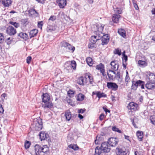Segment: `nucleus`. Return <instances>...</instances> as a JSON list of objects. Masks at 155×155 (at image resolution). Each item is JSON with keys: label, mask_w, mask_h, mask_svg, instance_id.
<instances>
[{"label": "nucleus", "mask_w": 155, "mask_h": 155, "mask_svg": "<svg viewBox=\"0 0 155 155\" xmlns=\"http://www.w3.org/2000/svg\"><path fill=\"white\" fill-rule=\"evenodd\" d=\"M4 111V109L2 107V105H0V113H3Z\"/></svg>", "instance_id": "0e129e2a"}, {"label": "nucleus", "mask_w": 155, "mask_h": 155, "mask_svg": "<svg viewBox=\"0 0 155 155\" xmlns=\"http://www.w3.org/2000/svg\"><path fill=\"white\" fill-rule=\"evenodd\" d=\"M93 94L96 95L97 97L99 98L101 97H107V95L103 92H101L100 91H97L95 93L94 92H93Z\"/></svg>", "instance_id": "412c9836"}, {"label": "nucleus", "mask_w": 155, "mask_h": 155, "mask_svg": "<svg viewBox=\"0 0 155 155\" xmlns=\"http://www.w3.org/2000/svg\"><path fill=\"white\" fill-rule=\"evenodd\" d=\"M109 41V37L108 35H103L101 38L102 45H104L107 44Z\"/></svg>", "instance_id": "4468645a"}, {"label": "nucleus", "mask_w": 155, "mask_h": 155, "mask_svg": "<svg viewBox=\"0 0 155 155\" xmlns=\"http://www.w3.org/2000/svg\"><path fill=\"white\" fill-rule=\"evenodd\" d=\"M56 18V17L55 16L52 15L50 17L49 20L53 21L55 20Z\"/></svg>", "instance_id": "864d4df0"}, {"label": "nucleus", "mask_w": 155, "mask_h": 155, "mask_svg": "<svg viewBox=\"0 0 155 155\" xmlns=\"http://www.w3.org/2000/svg\"><path fill=\"white\" fill-rule=\"evenodd\" d=\"M103 140L102 136H96L94 142L96 144H98L102 142Z\"/></svg>", "instance_id": "bb28decb"}, {"label": "nucleus", "mask_w": 155, "mask_h": 155, "mask_svg": "<svg viewBox=\"0 0 155 155\" xmlns=\"http://www.w3.org/2000/svg\"><path fill=\"white\" fill-rule=\"evenodd\" d=\"M43 25V22L42 21H41L38 22V26L39 28H40L41 29L42 28V26Z\"/></svg>", "instance_id": "bf43d9fd"}, {"label": "nucleus", "mask_w": 155, "mask_h": 155, "mask_svg": "<svg viewBox=\"0 0 155 155\" xmlns=\"http://www.w3.org/2000/svg\"><path fill=\"white\" fill-rule=\"evenodd\" d=\"M87 82V78L85 77L81 76L78 78V83L80 85H83L85 84H86Z\"/></svg>", "instance_id": "ddd939ff"}, {"label": "nucleus", "mask_w": 155, "mask_h": 155, "mask_svg": "<svg viewBox=\"0 0 155 155\" xmlns=\"http://www.w3.org/2000/svg\"><path fill=\"white\" fill-rule=\"evenodd\" d=\"M61 47H64L67 52H73L75 50V47L72 46L65 41H63L61 42Z\"/></svg>", "instance_id": "20e7f679"}, {"label": "nucleus", "mask_w": 155, "mask_h": 155, "mask_svg": "<svg viewBox=\"0 0 155 155\" xmlns=\"http://www.w3.org/2000/svg\"><path fill=\"white\" fill-rule=\"evenodd\" d=\"M107 75L110 80H113V76L111 75V74H109L108 72H107Z\"/></svg>", "instance_id": "e2e57ef3"}, {"label": "nucleus", "mask_w": 155, "mask_h": 155, "mask_svg": "<svg viewBox=\"0 0 155 155\" xmlns=\"http://www.w3.org/2000/svg\"><path fill=\"white\" fill-rule=\"evenodd\" d=\"M12 2L11 0H2V4L5 7H8L10 6Z\"/></svg>", "instance_id": "b1692460"}, {"label": "nucleus", "mask_w": 155, "mask_h": 155, "mask_svg": "<svg viewBox=\"0 0 155 155\" xmlns=\"http://www.w3.org/2000/svg\"><path fill=\"white\" fill-rule=\"evenodd\" d=\"M138 104L134 102H131L127 106L128 109L130 110L132 112H133L137 110Z\"/></svg>", "instance_id": "9b49d317"}, {"label": "nucleus", "mask_w": 155, "mask_h": 155, "mask_svg": "<svg viewBox=\"0 0 155 155\" xmlns=\"http://www.w3.org/2000/svg\"><path fill=\"white\" fill-rule=\"evenodd\" d=\"M136 134V136H142L143 135V132L141 131H137Z\"/></svg>", "instance_id": "8fccbe9b"}, {"label": "nucleus", "mask_w": 155, "mask_h": 155, "mask_svg": "<svg viewBox=\"0 0 155 155\" xmlns=\"http://www.w3.org/2000/svg\"><path fill=\"white\" fill-rule=\"evenodd\" d=\"M68 93L70 97H72L74 95V91L70 90L68 91Z\"/></svg>", "instance_id": "79ce46f5"}, {"label": "nucleus", "mask_w": 155, "mask_h": 155, "mask_svg": "<svg viewBox=\"0 0 155 155\" xmlns=\"http://www.w3.org/2000/svg\"><path fill=\"white\" fill-rule=\"evenodd\" d=\"M31 59V56H28L27 57L26 59V62L27 63L29 64L30 63V61Z\"/></svg>", "instance_id": "6e6d98bb"}, {"label": "nucleus", "mask_w": 155, "mask_h": 155, "mask_svg": "<svg viewBox=\"0 0 155 155\" xmlns=\"http://www.w3.org/2000/svg\"><path fill=\"white\" fill-rule=\"evenodd\" d=\"M99 40H100V37H98V36H95V35L92 36L91 38V42L93 45L95 44L96 41Z\"/></svg>", "instance_id": "a878e982"}, {"label": "nucleus", "mask_w": 155, "mask_h": 155, "mask_svg": "<svg viewBox=\"0 0 155 155\" xmlns=\"http://www.w3.org/2000/svg\"><path fill=\"white\" fill-rule=\"evenodd\" d=\"M104 114H101L99 117V119L100 120L102 121L103 120L104 118Z\"/></svg>", "instance_id": "052dcab7"}, {"label": "nucleus", "mask_w": 155, "mask_h": 155, "mask_svg": "<svg viewBox=\"0 0 155 155\" xmlns=\"http://www.w3.org/2000/svg\"><path fill=\"white\" fill-rule=\"evenodd\" d=\"M123 57L122 58L123 60V66L125 69L126 68V66L127 65V57L126 55L123 54Z\"/></svg>", "instance_id": "4be33fe9"}, {"label": "nucleus", "mask_w": 155, "mask_h": 155, "mask_svg": "<svg viewBox=\"0 0 155 155\" xmlns=\"http://www.w3.org/2000/svg\"><path fill=\"white\" fill-rule=\"evenodd\" d=\"M43 123L42 120L40 117L35 118L31 127L34 130H39L43 127Z\"/></svg>", "instance_id": "7ed1b4c3"}, {"label": "nucleus", "mask_w": 155, "mask_h": 155, "mask_svg": "<svg viewBox=\"0 0 155 155\" xmlns=\"http://www.w3.org/2000/svg\"><path fill=\"white\" fill-rule=\"evenodd\" d=\"M68 147L71 148L74 150H77L79 149V147L75 144H70L68 146Z\"/></svg>", "instance_id": "c9c22d12"}, {"label": "nucleus", "mask_w": 155, "mask_h": 155, "mask_svg": "<svg viewBox=\"0 0 155 155\" xmlns=\"http://www.w3.org/2000/svg\"><path fill=\"white\" fill-rule=\"evenodd\" d=\"M28 12L29 16L37 17L38 15V13L34 9H29L28 10Z\"/></svg>", "instance_id": "a211bd4d"}, {"label": "nucleus", "mask_w": 155, "mask_h": 155, "mask_svg": "<svg viewBox=\"0 0 155 155\" xmlns=\"http://www.w3.org/2000/svg\"><path fill=\"white\" fill-rule=\"evenodd\" d=\"M132 85L131 86V89L134 91H135L137 90V80L135 81L133 79L131 81Z\"/></svg>", "instance_id": "aec40b11"}, {"label": "nucleus", "mask_w": 155, "mask_h": 155, "mask_svg": "<svg viewBox=\"0 0 155 155\" xmlns=\"http://www.w3.org/2000/svg\"><path fill=\"white\" fill-rule=\"evenodd\" d=\"M114 53L115 54H117L119 55H120L121 54V51L119 49H116L115 51H114Z\"/></svg>", "instance_id": "c03bdc74"}, {"label": "nucleus", "mask_w": 155, "mask_h": 155, "mask_svg": "<svg viewBox=\"0 0 155 155\" xmlns=\"http://www.w3.org/2000/svg\"><path fill=\"white\" fill-rule=\"evenodd\" d=\"M38 3L42 4L44 3L45 2V0H36Z\"/></svg>", "instance_id": "69168bd1"}, {"label": "nucleus", "mask_w": 155, "mask_h": 155, "mask_svg": "<svg viewBox=\"0 0 155 155\" xmlns=\"http://www.w3.org/2000/svg\"><path fill=\"white\" fill-rule=\"evenodd\" d=\"M118 32L123 37H125L126 36L125 31L123 29H119Z\"/></svg>", "instance_id": "72a5a7b5"}, {"label": "nucleus", "mask_w": 155, "mask_h": 155, "mask_svg": "<svg viewBox=\"0 0 155 155\" xmlns=\"http://www.w3.org/2000/svg\"><path fill=\"white\" fill-rule=\"evenodd\" d=\"M134 5V8H135V9H136L138 10L139 9L138 6L137 4L134 5Z\"/></svg>", "instance_id": "774afa93"}, {"label": "nucleus", "mask_w": 155, "mask_h": 155, "mask_svg": "<svg viewBox=\"0 0 155 155\" xmlns=\"http://www.w3.org/2000/svg\"><path fill=\"white\" fill-rule=\"evenodd\" d=\"M9 24L13 25L16 28H18L20 26V24L15 22L10 21Z\"/></svg>", "instance_id": "58836bf2"}, {"label": "nucleus", "mask_w": 155, "mask_h": 155, "mask_svg": "<svg viewBox=\"0 0 155 155\" xmlns=\"http://www.w3.org/2000/svg\"><path fill=\"white\" fill-rule=\"evenodd\" d=\"M76 63L75 61L73 60L71 61V65L73 69H76Z\"/></svg>", "instance_id": "a19ab883"}, {"label": "nucleus", "mask_w": 155, "mask_h": 155, "mask_svg": "<svg viewBox=\"0 0 155 155\" xmlns=\"http://www.w3.org/2000/svg\"><path fill=\"white\" fill-rule=\"evenodd\" d=\"M86 61L87 64L89 66H92L93 64L92 59L90 57H87L86 59Z\"/></svg>", "instance_id": "2f4dec72"}, {"label": "nucleus", "mask_w": 155, "mask_h": 155, "mask_svg": "<svg viewBox=\"0 0 155 155\" xmlns=\"http://www.w3.org/2000/svg\"><path fill=\"white\" fill-rule=\"evenodd\" d=\"M137 86H140L141 89L144 88L145 82L140 80H137Z\"/></svg>", "instance_id": "cd10ccee"}, {"label": "nucleus", "mask_w": 155, "mask_h": 155, "mask_svg": "<svg viewBox=\"0 0 155 155\" xmlns=\"http://www.w3.org/2000/svg\"><path fill=\"white\" fill-rule=\"evenodd\" d=\"M137 120V119L136 118H134L132 120V124L135 127H137V126L136 124V123Z\"/></svg>", "instance_id": "a18cd8bd"}, {"label": "nucleus", "mask_w": 155, "mask_h": 155, "mask_svg": "<svg viewBox=\"0 0 155 155\" xmlns=\"http://www.w3.org/2000/svg\"><path fill=\"white\" fill-rule=\"evenodd\" d=\"M41 97L42 102L44 103L42 105V107L44 108H51L53 107V104L51 100L50 96L48 94L43 93Z\"/></svg>", "instance_id": "f03ea898"}, {"label": "nucleus", "mask_w": 155, "mask_h": 155, "mask_svg": "<svg viewBox=\"0 0 155 155\" xmlns=\"http://www.w3.org/2000/svg\"><path fill=\"white\" fill-rule=\"evenodd\" d=\"M121 17L120 15L119 14H114L112 17V21H110V25H113L114 23H117L118 22L119 19Z\"/></svg>", "instance_id": "0eeeda50"}, {"label": "nucleus", "mask_w": 155, "mask_h": 155, "mask_svg": "<svg viewBox=\"0 0 155 155\" xmlns=\"http://www.w3.org/2000/svg\"><path fill=\"white\" fill-rule=\"evenodd\" d=\"M84 98V96L83 94L81 93L78 94L76 97L77 100L79 101L83 100Z\"/></svg>", "instance_id": "7c9ffc66"}, {"label": "nucleus", "mask_w": 155, "mask_h": 155, "mask_svg": "<svg viewBox=\"0 0 155 155\" xmlns=\"http://www.w3.org/2000/svg\"><path fill=\"white\" fill-rule=\"evenodd\" d=\"M31 145V143L30 142L26 140L25 142V147L26 149H28L29 148Z\"/></svg>", "instance_id": "4c0bfd02"}, {"label": "nucleus", "mask_w": 155, "mask_h": 155, "mask_svg": "<svg viewBox=\"0 0 155 155\" xmlns=\"http://www.w3.org/2000/svg\"><path fill=\"white\" fill-rule=\"evenodd\" d=\"M86 77V78H88L89 80V82L90 84H92V82L93 81V78L91 76L90 74L89 73L85 75Z\"/></svg>", "instance_id": "e433bc0d"}, {"label": "nucleus", "mask_w": 155, "mask_h": 155, "mask_svg": "<svg viewBox=\"0 0 155 155\" xmlns=\"http://www.w3.org/2000/svg\"><path fill=\"white\" fill-rule=\"evenodd\" d=\"M116 152L118 155H126L127 154L126 150L123 146H119L117 147Z\"/></svg>", "instance_id": "423d86ee"}, {"label": "nucleus", "mask_w": 155, "mask_h": 155, "mask_svg": "<svg viewBox=\"0 0 155 155\" xmlns=\"http://www.w3.org/2000/svg\"><path fill=\"white\" fill-rule=\"evenodd\" d=\"M56 2L58 5L61 8H64L67 4L66 0H56Z\"/></svg>", "instance_id": "f8f14e48"}, {"label": "nucleus", "mask_w": 155, "mask_h": 155, "mask_svg": "<svg viewBox=\"0 0 155 155\" xmlns=\"http://www.w3.org/2000/svg\"><path fill=\"white\" fill-rule=\"evenodd\" d=\"M114 11L115 13L119 14H121L122 12L121 10L119 8H117L116 9L114 10Z\"/></svg>", "instance_id": "3c124183"}, {"label": "nucleus", "mask_w": 155, "mask_h": 155, "mask_svg": "<svg viewBox=\"0 0 155 155\" xmlns=\"http://www.w3.org/2000/svg\"><path fill=\"white\" fill-rule=\"evenodd\" d=\"M66 100L68 103L70 105H72V101L71 99L67 98L66 99Z\"/></svg>", "instance_id": "4d7b16f0"}, {"label": "nucleus", "mask_w": 155, "mask_h": 155, "mask_svg": "<svg viewBox=\"0 0 155 155\" xmlns=\"http://www.w3.org/2000/svg\"><path fill=\"white\" fill-rule=\"evenodd\" d=\"M41 147L38 145H36L35 146V150L36 155H40L42 152Z\"/></svg>", "instance_id": "dca6fc26"}, {"label": "nucleus", "mask_w": 155, "mask_h": 155, "mask_svg": "<svg viewBox=\"0 0 155 155\" xmlns=\"http://www.w3.org/2000/svg\"><path fill=\"white\" fill-rule=\"evenodd\" d=\"M18 36L25 40H26L28 38V36L26 33L23 32H20L18 34Z\"/></svg>", "instance_id": "5701e85b"}, {"label": "nucleus", "mask_w": 155, "mask_h": 155, "mask_svg": "<svg viewBox=\"0 0 155 155\" xmlns=\"http://www.w3.org/2000/svg\"><path fill=\"white\" fill-rule=\"evenodd\" d=\"M150 120L152 124L155 125V120H154L153 119V116H151L150 117Z\"/></svg>", "instance_id": "603ef678"}, {"label": "nucleus", "mask_w": 155, "mask_h": 155, "mask_svg": "<svg viewBox=\"0 0 155 155\" xmlns=\"http://www.w3.org/2000/svg\"><path fill=\"white\" fill-rule=\"evenodd\" d=\"M96 27L97 29V31L101 33V34H102V32L104 29V26L101 24L98 25H96Z\"/></svg>", "instance_id": "c756f323"}, {"label": "nucleus", "mask_w": 155, "mask_h": 155, "mask_svg": "<svg viewBox=\"0 0 155 155\" xmlns=\"http://www.w3.org/2000/svg\"><path fill=\"white\" fill-rule=\"evenodd\" d=\"M64 116L67 121L70 120L71 118V114L69 110H66L65 112Z\"/></svg>", "instance_id": "f3484780"}, {"label": "nucleus", "mask_w": 155, "mask_h": 155, "mask_svg": "<svg viewBox=\"0 0 155 155\" xmlns=\"http://www.w3.org/2000/svg\"><path fill=\"white\" fill-rule=\"evenodd\" d=\"M112 130L115 131L119 133H121V131L119 129L116 127L115 126H114L112 127Z\"/></svg>", "instance_id": "37998d69"}, {"label": "nucleus", "mask_w": 155, "mask_h": 155, "mask_svg": "<svg viewBox=\"0 0 155 155\" xmlns=\"http://www.w3.org/2000/svg\"><path fill=\"white\" fill-rule=\"evenodd\" d=\"M12 41V39L10 38H9L7 39L6 42L7 44L9 45L11 44Z\"/></svg>", "instance_id": "09e8293b"}, {"label": "nucleus", "mask_w": 155, "mask_h": 155, "mask_svg": "<svg viewBox=\"0 0 155 155\" xmlns=\"http://www.w3.org/2000/svg\"><path fill=\"white\" fill-rule=\"evenodd\" d=\"M40 139L41 141L46 140L47 141L50 139L49 136H39Z\"/></svg>", "instance_id": "ea45409f"}, {"label": "nucleus", "mask_w": 155, "mask_h": 155, "mask_svg": "<svg viewBox=\"0 0 155 155\" xmlns=\"http://www.w3.org/2000/svg\"><path fill=\"white\" fill-rule=\"evenodd\" d=\"M107 86L108 89L113 91H117L118 88V85L116 83L114 82H107Z\"/></svg>", "instance_id": "6e6552de"}, {"label": "nucleus", "mask_w": 155, "mask_h": 155, "mask_svg": "<svg viewBox=\"0 0 155 155\" xmlns=\"http://www.w3.org/2000/svg\"><path fill=\"white\" fill-rule=\"evenodd\" d=\"M130 80V78L129 76L128 75H126L125 78V81L126 82H128Z\"/></svg>", "instance_id": "680f3d73"}, {"label": "nucleus", "mask_w": 155, "mask_h": 155, "mask_svg": "<svg viewBox=\"0 0 155 155\" xmlns=\"http://www.w3.org/2000/svg\"><path fill=\"white\" fill-rule=\"evenodd\" d=\"M85 110H83V109H81L79 110L78 113H83L84 112Z\"/></svg>", "instance_id": "338daca9"}, {"label": "nucleus", "mask_w": 155, "mask_h": 155, "mask_svg": "<svg viewBox=\"0 0 155 155\" xmlns=\"http://www.w3.org/2000/svg\"><path fill=\"white\" fill-rule=\"evenodd\" d=\"M119 142L118 139L115 137H111L108 140V142L111 147H115L118 144Z\"/></svg>", "instance_id": "39448f33"}, {"label": "nucleus", "mask_w": 155, "mask_h": 155, "mask_svg": "<svg viewBox=\"0 0 155 155\" xmlns=\"http://www.w3.org/2000/svg\"><path fill=\"white\" fill-rule=\"evenodd\" d=\"M21 21L24 25H25L28 24V23L27 19H23Z\"/></svg>", "instance_id": "5fc2aeb1"}, {"label": "nucleus", "mask_w": 155, "mask_h": 155, "mask_svg": "<svg viewBox=\"0 0 155 155\" xmlns=\"http://www.w3.org/2000/svg\"><path fill=\"white\" fill-rule=\"evenodd\" d=\"M6 31L7 34L10 36L13 35L16 33V29L12 26H9L7 28Z\"/></svg>", "instance_id": "1a4fd4ad"}, {"label": "nucleus", "mask_w": 155, "mask_h": 155, "mask_svg": "<svg viewBox=\"0 0 155 155\" xmlns=\"http://www.w3.org/2000/svg\"><path fill=\"white\" fill-rule=\"evenodd\" d=\"M42 152L46 153L49 151V148L47 145H45L41 147Z\"/></svg>", "instance_id": "f704fd0d"}, {"label": "nucleus", "mask_w": 155, "mask_h": 155, "mask_svg": "<svg viewBox=\"0 0 155 155\" xmlns=\"http://www.w3.org/2000/svg\"><path fill=\"white\" fill-rule=\"evenodd\" d=\"M96 36H98V37H100V39L102 37L103 35V34H101V33H99V32H98V31H96Z\"/></svg>", "instance_id": "13d9d810"}, {"label": "nucleus", "mask_w": 155, "mask_h": 155, "mask_svg": "<svg viewBox=\"0 0 155 155\" xmlns=\"http://www.w3.org/2000/svg\"><path fill=\"white\" fill-rule=\"evenodd\" d=\"M149 80L153 82L155 81V74L153 73H151L149 76Z\"/></svg>", "instance_id": "473e14b6"}, {"label": "nucleus", "mask_w": 155, "mask_h": 155, "mask_svg": "<svg viewBox=\"0 0 155 155\" xmlns=\"http://www.w3.org/2000/svg\"><path fill=\"white\" fill-rule=\"evenodd\" d=\"M96 68L100 71L102 75L103 76H106V74H105L104 66L102 63H100L99 64L97 65Z\"/></svg>", "instance_id": "9d476101"}, {"label": "nucleus", "mask_w": 155, "mask_h": 155, "mask_svg": "<svg viewBox=\"0 0 155 155\" xmlns=\"http://www.w3.org/2000/svg\"><path fill=\"white\" fill-rule=\"evenodd\" d=\"M110 146L108 142L103 143L100 147H97L95 148L94 155H100L102 152L108 153L111 150Z\"/></svg>", "instance_id": "f257e3e1"}, {"label": "nucleus", "mask_w": 155, "mask_h": 155, "mask_svg": "<svg viewBox=\"0 0 155 155\" xmlns=\"http://www.w3.org/2000/svg\"><path fill=\"white\" fill-rule=\"evenodd\" d=\"M110 64L111 66V69L113 70L117 71L118 69L119 64L117 63L116 61H113L110 63Z\"/></svg>", "instance_id": "2eb2a0df"}, {"label": "nucleus", "mask_w": 155, "mask_h": 155, "mask_svg": "<svg viewBox=\"0 0 155 155\" xmlns=\"http://www.w3.org/2000/svg\"><path fill=\"white\" fill-rule=\"evenodd\" d=\"M148 89L151 90L155 88V83L154 82H148L145 85Z\"/></svg>", "instance_id": "6ab92c4d"}, {"label": "nucleus", "mask_w": 155, "mask_h": 155, "mask_svg": "<svg viewBox=\"0 0 155 155\" xmlns=\"http://www.w3.org/2000/svg\"><path fill=\"white\" fill-rule=\"evenodd\" d=\"M48 136V135L47 132L45 131H41L38 135V136Z\"/></svg>", "instance_id": "de8ad7c7"}, {"label": "nucleus", "mask_w": 155, "mask_h": 155, "mask_svg": "<svg viewBox=\"0 0 155 155\" xmlns=\"http://www.w3.org/2000/svg\"><path fill=\"white\" fill-rule=\"evenodd\" d=\"M38 33V30L36 29H34L30 32V38H31L37 35Z\"/></svg>", "instance_id": "393cba45"}, {"label": "nucleus", "mask_w": 155, "mask_h": 155, "mask_svg": "<svg viewBox=\"0 0 155 155\" xmlns=\"http://www.w3.org/2000/svg\"><path fill=\"white\" fill-rule=\"evenodd\" d=\"M138 63L139 66L141 67H145L147 64L146 61H143L141 60H139Z\"/></svg>", "instance_id": "c85d7f7f"}, {"label": "nucleus", "mask_w": 155, "mask_h": 155, "mask_svg": "<svg viewBox=\"0 0 155 155\" xmlns=\"http://www.w3.org/2000/svg\"><path fill=\"white\" fill-rule=\"evenodd\" d=\"M4 41V37L2 34L0 33V43H2Z\"/></svg>", "instance_id": "49530a36"}]
</instances>
